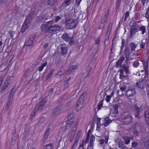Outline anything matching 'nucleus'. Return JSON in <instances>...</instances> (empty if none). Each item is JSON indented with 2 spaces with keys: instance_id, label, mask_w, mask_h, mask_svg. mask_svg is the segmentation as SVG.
Wrapping results in <instances>:
<instances>
[{
  "instance_id": "obj_11",
  "label": "nucleus",
  "mask_w": 149,
  "mask_h": 149,
  "mask_svg": "<svg viewBox=\"0 0 149 149\" xmlns=\"http://www.w3.org/2000/svg\"><path fill=\"white\" fill-rule=\"evenodd\" d=\"M39 110L38 106L36 105L34 110L32 112L30 117V120H32L35 116V113Z\"/></svg>"
},
{
  "instance_id": "obj_60",
  "label": "nucleus",
  "mask_w": 149,
  "mask_h": 149,
  "mask_svg": "<svg viewBox=\"0 0 149 149\" xmlns=\"http://www.w3.org/2000/svg\"><path fill=\"white\" fill-rule=\"evenodd\" d=\"M82 0H76V4L78 6H79L80 4V2Z\"/></svg>"
},
{
  "instance_id": "obj_31",
  "label": "nucleus",
  "mask_w": 149,
  "mask_h": 149,
  "mask_svg": "<svg viewBox=\"0 0 149 149\" xmlns=\"http://www.w3.org/2000/svg\"><path fill=\"white\" fill-rule=\"evenodd\" d=\"M86 95V92H84L82 95L81 96L79 100H80V101H82L83 102L84 99Z\"/></svg>"
},
{
  "instance_id": "obj_34",
  "label": "nucleus",
  "mask_w": 149,
  "mask_h": 149,
  "mask_svg": "<svg viewBox=\"0 0 149 149\" xmlns=\"http://www.w3.org/2000/svg\"><path fill=\"white\" fill-rule=\"evenodd\" d=\"M78 143V141H75L74 143L73 146L70 149H76Z\"/></svg>"
},
{
  "instance_id": "obj_61",
  "label": "nucleus",
  "mask_w": 149,
  "mask_h": 149,
  "mask_svg": "<svg viewBox=\"0 0 149 149\" xmlns=\"http://www.w3.org/2000/svg\"><path fill=\"white\" fill-rule=\"evenodd\" d=\"M48 136H48V135L44 134V136H43V140L44 141H45V140H46L47 139Z\"/></svg>"
},
{
  "instance_id": "obj_49",
  "label": "nucleus",
  "mask_w": 149,
  "mask_h": 149,
  "mask_svg": "<svg viewBox=\"0 0 149 149\" xmlns=\"http://www.w3.org/2000/svg\"><path fill=\"white\" fill-rule=\"evenodd\" d=\"M111 97H110V96L108 95L106 97L105 100L106 102H109L110 101L111 98Z\"/></svg>"
},
{
  "instance_id": "obj_46",
  "label": "nucleus",
  "mask_w": 149,
  "mask_h": 149,
  "mask_svg": "<svg viewBox=\"0 0 149 149\" xmlns=\"http://www.w3.org/2000/svg\"><path fill=\"white\" fill-rule=\"evenodd\" d=\"M144 145L148 149H149V140L145 143Z\"/></svg>"
},
{
  "instance_id": "obj_55",
  "label": "nucleus",
  "mask_w": 149,
  "mask_h": 149,
  "mask_svg": "<svg viewBox=\"0 0 149 149\" xmlns=\"http://www.w3.org/2000/svg\"><path fill=\"white\" fill-rule=\"evenodd\" d=\"M137 145L138 144L136 142H133L132 143V147H136L137 146Z\"/></svg>"
},
{
  "instance_id": "obj_54",
  "label": "nucleus",
  "mask_w": 149,
  "mask_h": 149,
  "mask_svg": "<svg viewBox=\"0 0 149 149\" xmlns=\"http://www.w3.org/2000/svg\"><path fill=\"white\" fill-rule=\"evenodd\" d=\"M129 16V13L128 12H127L125 13V17L124 20H126V19Z\"/></svg>"
},
{
  "instance_id": "obj_40",
  "label": "nucleus",
  "mask_w": 149,
  "mask_h": 149,
  "mask_svg": "<svg viewBox=\"0 0 149 149\" xmlns=\"http://www.w3.org/2000/svg\"><path fill=\"white\" fill-rule=\"evenodd\" d=\"M124 143L123 142H120L119 143L118 146L120 148L122 149L124 148Z\"/></svg>"
},
{
  "instance_id": "obj_43",
  "label": "nucleus",
  "mask_w": 149,
  "mask_h": 149,
  "mask_svg": "<svg viewBox=\"0 0 149 149\" xmlns=\"http://www.w3.org/2000/svg\"><path fill=\"white\" fill-rule=\"evenodd\" d=\"M119 87L120 90L122 91H125L126 89V87L125 85L123 86L120 85Z\"/></svg>"
},
{
  "instance_id": "obj_4",
  "label": "nucleus",
  "mask_w": 149,
  "mask_h": 149,
  "mask_svg": "<svg viewBox=\"0 0 149 149\" xmlns=\"http://www.w3.org/2000/svg\"><path fill=\"white\" fill-rule=\"evenodd\" d=\"M66 24L70 26V29H72L76 28L77 24L76 20L70 19L66 21Z\"/></svg>"
},
{
  "instance_id": "obj_44",
  "label": "nucleus",
  "mask_w": 149,
  "mask_h": 149,
  "mask_svg": "<svg viewBox=\"0 0 149 149\" xmlns=\"http://www.w3.org/2000/svg\"><path fill=\"white\" fill-rule=\"evenodd\" d=\"M50 130V129L49 128H48L47 129L45 130V134L49 136V134Z\"/></svg>"
},
{
  "instance_id": "obj_9",
  "label": "nucleus",
  "mask_w": 149,
  "mask_h": 149,
  "mask_svg": "<svg viewBox=\"0 0 149 149\" xmlns=\"http://www.w3.org/2000/svg\"><path fill=\"white\" fill-rule=\"evenodd\" d=\"M11 82V80L9 78H7L4 82L3 88L1 90V92H3L7 88L8 86L10 84Z\"/></svg>"
},
{
  "instance_id": "obj_32",
  "label": "nucleus",
  "mask_w": 149,
  "mask_h": 149,
  "mask_svg": "<svg viewBox=\"0 0 149 149\" xmlns=\"http://www.w3.org/2000/svg\"><path fill=\"white\" fill-rule=\"evenodd\" d=\"M45 120V118L44 117H42L40 118V120H39L37 125H40V124L43 123Z\"/></svg>"
},
{
  "instance_id": "obj_39",
  "label": "nucleus",
  "mask_w": 149,
  "mask_h": 149,
  "mask_svg": "<svg viewBox=\"0 0 149 149\" xmlns=\"http://www.w3.org/2000/svg\"><path fill=\"white\" fill-rule=\"evenodd\" d=\"M70 78L69 77L67 80L65 81L64 82L65 86L66 88H67L68 87V84L70 81Z\"/></svg>"
},
{
  "instance_id": "obj_1",
  "label": "nucleus",
  "mask_w": 149,
  "mask_h": 149,
  "mask_svg": "<svg viewBox=\"0 0 149 149\" xmlns=\"http://www.w3.org/2000/svg\"><path fill=\"white\" fill-rule=\"evenodd\" d=\"M132 117L128 112H125L121 113L120 120L123 123L127 125L130 123L132 119Z\"/></svg>"
},
{
  "instance_id": "obj_14",
  "label": "nucleus",
  "mask_w": 149,
  "mask_h": 149,
  "mask_svg": "<svg viewBox=\"0 0 149 149\" xmlns=\"http://www.w3.org/2000/svg\"><path fill=\"white\" fill-rule=\"evenodd\" d=\"M61 50L62 53L63 54H66L67 52V46L65 44L61 45Z\"/></svg>"
},
{
  "instance_id": "obj_10",
  "label": "nucleus",
  "mask_w": 149,
  "mask_h": 149,
  "mask_svg": "<svg viewBox=\"0 0 149 149\" xmlns=\"http://www.w3.org/2000/svg\"><path fill=\"white\" fill-rule=\"evenodd\" d=\"M72 0H65L60 6L59 8L61 10H63L66 7L68 6Z\"/></svg>"
},
{
  "instance_id": "obj_28",
  "label": "nucleus",
  "mask_w": 149,
  "mask_h": 149,
  "mask_svg": "<svg viewBox=\"0 0 149 149\" xmlns=\"http://www.w3.org/2000/svg\"><path fill=\"white\" fill-rule=\"evenodd\" d=\"M74 119V115L73 114H71L69 116L67 121H72V122H73Z\"/></svg>"
},
{
  "instance_id": "obj_27",
  "label": "nucleus",
  "mask_w": 149,
  "mask_h": 149,
  "mask_svg": "<svg viewBox=\"0 0 149 149\" xmlns=\"http://www.w3.org/2000/svg\"><path fill=\"white\" fill-rule=\"evenodd\" d=\"M107 16L108 15L106 14L102 18L100 23L104 24L105 23L107 22Z\"/></svg>"
},
{
  "instance_id": "obj_17",
  "label": "nucleus",
  "mask_w": 149,
  "mask_h": 149,
  "mask_svg": "<svg viewBox=\"0 0 149 149\" xmlns=\"http://www.w3.org/2000/svg\"><path fill=\"white\" fill-rule=\"evenodd\" d=\"M145 121L148 125H149V112L148 111H145Z\"/></svg>"
},
{
  "instance_id": "obj_3",
  "label": "nucleus",
  "mask_w": 149,
  "mask_h": 149,
  "mask_svg": "<svg viewBox=\"0 0 149 149\" xmlns=\"http://www.w3.org/2000/svg\"><path fill=\"white\" fill-rule=\"evenodd\" d=\"M62 38L68 42L71 45L74 43V40L72 36L67 33L63 34L62 36Z\"/></svg>"
},
{
  "instance_id": "obj_59",
  "label": "nucleus",
  "mask_w": 149,
  "mask_h": 149,
  "mask_svg": "<svg viewBox=\"0 0 149 149\" xmlns=\"http://www.w3.org/2000/svg\"><path fill=\"white\" fill-rule=\"evenodd\" d=\"M139 63L137 62H135L133 63V65L135 67H137L139 66Z\"/></svg>"
},
{
  "instance_id": "obj_63",
  "label": "nucleus",
  "mask_w": 149,
  "mask_h": 149,
  "mask_svg": "<svg viewBox=\"0 0 149 149\" xmlns=\"http://www.w3.org/2000/svg\"><path fill=\"white\" fill-rule=\"evenodd\" d=\"M48 45L47 43H45L44 44L43 48L45 49H46L48 46Z\"/></svg>"
},
{
  "instance_id": "obj_35",
  "label": "nucleus",
  "mask_w": 149,
  "mask_h": 149,
  "mask_svg": "<svg viewBox=\"0 0 149 149\" xmlns=\"http://www.w3.org/2000/svg\"><path fill=\"white\" fill-rule=\"evenodd\" d=\"M7 67L5 65H2L0 67V72H1L4 70Z\"/></svg>"
},
{
  "instance_id": "obj_41",
  "label": "nucleus",
  "mask_w": 149,
  "mask_h": 149,
  "mask_svg": "<svg viewBox=\"0 0 149 149\" xmlns=\"http://www.w3.org/2000/svg\"><path fill=\"white\" fill-rule=\"evenodd\" d=\"M97 120H98V122L97 123V130H99V129L100 127V119L98 118L97 119Z\"/></svg>"
},
{
  "instance_id": "obj_18",
  "label": "nucleus",
  "mask_w": 149,
  "mask_h": 149,
  "mask_svg": "<svg viewBox=\"0 0 149 149\" xmlns=\"http://www.w3.org/2000/svg\"><path fill=\"white\" fill-rule=\"evenodd\" d=\"M61 110V107L60 106H58L56 108L54 109L53 113L55 116H56L57 114L60 113Z\"/></svg>"
},
{
  "instance_id": "obj_50",
  "label": "nucleus",
  "mask_w": 149,
  "mask_h": 149,
  "mask_svg": "<svg viewBox=\"0 0 149 149\" xmlns=\"http://www.w3.org/2000/svg\"><path fill=\"white\" fill-rule=\"evenodd\" d=\"M136 32L131 30L130 34V37L131 38H132L134 36Z\"/></svg>"
},
{
  "instance_id": "obj_37",
  "label": "nucleus",
  "mask_w": 149,
  "mask_h": 149,
  "mask_svg": "<svg viewBox=\"0 0 149 149\" xmlns=\"http://www.w3.org/2000/svg\"><path fill=\"white\" fill-rule=\"evenodd\" d=\"M103 105V101H100L97 106V109L98 110H99L102 107Z\"/></svg>"
},
{
  "instance_id": "obj_21",
  "label": "nucleus",
  "mask_w": 149,
  "mask_h": 149,
  "mask_svg": "<svg viewBox=\"0 0 149 149\" xmlns=\"http://www.w3.org/2000/svg\"><path fill=\"white\" fill-rule=\"evenodd\" d=\"M132 31L136 32L139 31V28L138 26L136 23L133 24L132 27Z\"/></svg>"
},
{
  "instance_id": "obj_5",
  "label": "nucleus",
  "mask_w": 149,
  "mask_h": 149,
  "mask_svg": "<svg viewBox=\"0 0 149 149\" xmlns=\"http://www.w3.org/2000/svg\"><path fill=\"white\" fill-rule=\"evenodd\" d=\"M136 93L135 89L133 88L130 87L126 91V95L127 97H129L134 96Z\"/></svg>"
},
{
  "instance_id": "obj_20",
  "label": "nucleus",
  "mask_w": 149,
  "mask_h": 149,
  "mask_svg": "<svg viewBox=\"0 0 149 149\" xmlns=\"http://www.w3.org/2000/svg\"><path fill=\"white\" fill-rule=\"evenodd\" d=\"M143 65L145 70V76H148V65L146 63H143Z\"/></svg>"
},
{
  "instance_id": "obj_30",
  "label": "nucleus",
  "mask_w": 149,
  "mask_h": 149,
  "mask_svg": "<svg viewBox=\"0 0 149 149\" xmlns=\"http://www.w3.org/2000/svg\"><path fill=\"white\" fill-rule=\"evenodd\" d=\"M33 38H30L27 42V45L28 46L31 45L33 43Z\"/></svg>"
},
{
  "instance_id": "obj_7",
  "label": "nucleus",
  "mask_w": 149,
  "mask_h": 149,
  "mask_svg": "<svg viewBox=\"0 0 149 149\" xmlns=\"http://www.w3.org/2000/svg\"><path fill=\"white\" fill-rule=\"evenodd\" d=\"M53 21H50L48 22L47 24H42L41 27V30L43 32H48V28L49 24H52Z\"/></svg>"
},
{
  "instance_id": "obj_57",
  "label": "nucleus",
  "mask_w": 149,
  "mask_h": 149,
  "mask_svg": "<svg viewBox=\"0 0 149 149\" xmlns=\"http://www.w3.org/2000/svg\"><path fill=\"white\" fill-rule=\"evenodd\" d=\"M146 91L148 95V97L149 98V85H147L146 87Z\"/></svg>"
},
{
  "instance_id": "obj_45",
  "label": "nucleus",
  "mask_w": 149,
  "mask_h": 149,
  "mask_svg": "<svg viewBox=\"0 0 149 149\" xmlns=\"http://www.w3.org/2000/svg\"><path fill=\"white\" fill-rule=\"evenodd\" d=\"M122 62L119 60L117 62L116 64V67L118 68L120 67Z\"/></svg>"
},
{
  "instance_id": "obj_6",
  "label": "nucleus",
  "mask_w": 149,
  "mask_h": 149,
  "mask_svg": "<svg viewBox=\"0 0 149 149\" xmlns=\"http://www.w3.org/2000/svg\"><path fill=\"white\" fill-rule=\"evenodd\" d=\"M49 25V27L48 28V32L50 33H54L56 31L59 30L61 28L58 25Z\"/></svg>"
},
{
  "instance_id": "obj_2",
  "label": "nucleus",
  "mask_w": 149,
  "mask_h": 149,
  "mask_svg": "<svg viewBox=\"0 0 149 149\" xmlns=\"http://www.w3.org/2000/svg\"><path fill=\"white\" fill-rule=\"evenodd\" d=\"M123 69L120 70V79H123L126 77V74L128 72L129 69L125 65L123 67Z\"/></svg>"
},
{
  "instance_id": "obj_51",
  "label": "nucleus",
  "mask_w": 149,
  "mask_h": 149,
  "mask_svg": "<svg viewBox=\"0 0 149 149\" xmlns=\"http://www.w3.org/2000/svg\"><path fill=\"white\" fill-rule=\"evenodd\" d=\"M53 71H51L47 75V79H49L50 78L52 74Z\"/></svg>"
},
{
  "instance_id": "obj_29",
  "label": "nucleus",
  "mask_w": 149,
  "mask_h": 149,
  "mask_svg": "<svg viewBox=\"0 0 149 149\" xmlns=\"http://www.w3.org/2000/svg\"><path fill=\"white\" fill-rule=\"evenodd\" d=\"M73 122H72V121H68L67 122V124L66 125V128L67 129H69L70 128L71 126L73 124Z\"/></svg>"
},
{
  "instance_id": "obj_56",
  "label": "nucleus",
  "mask_w": 149,
  "mask_h": 149,
  "mask_svg": "<svg viewBox=\"0 0 149 149\" xmlns=\"http://www.w3.org/2000/svg\"><path fill=\"white\" fill-rule=\"evenodd\" d=\"M121 0H117L116 3V6L117 7H119L120 5Z\"/></svg>"
},
{
  "instance_id": "obj_58",
  "label": "nucleus",
  "mask_w": 149,
  "mask_h": 149,
  "mask_svg": "<svg viewBox=\"0 0 149 149\" xmlns=\"http://www.w3.org/2000/svg\"><path fill=\"white\" fill-rule=\"evenodd\" d=\"M104 26V24L103 23H100V26L99 27V29H103Z\"/></svg>"
},
{
  "instance_id": "obj_48",
  "label": "nucleus",
  "mask_w": 149,
  "mask_h": 149,
  "mask_svg": "<svg viewBox=\"0 0 149 149\" xmlns=\"http://www.w3.org/2000/svg\"><path fill=\"white\" fill-rule=\"evenodd\" d=\"M113 109L115 110V112L116 113L118 112V106L117 104H116L113 107Z\"/></svg>"
},
{
  "instance_id": "obj_15",
  "label": "nucleus",
  "mask_w": 149,
  "mask_h": 149,
  "mask_svg": "<svg viewBox=\"0 0 149 149\" xmlns=\"http://www.w3.org/2000/svg\"><path fill=\"white\" fill-rule=\"evenodd\" d=\"M137 86L141 89H143L145 86L146 83L144 80H141L137 83Z\"/></svg>"
},
{
  "instance_id": "obj_53",
  "label": "nucleus",
  "mask_w": 149,
  "mask_h": 149,
  "mask_svg": "<svg viewBox=\"0 0 149 149\" xmlns=\"http://www.w3.org/2000/svg\"><path fill=\"white\" fill-rule=\"evenodd\" d=\"M95 140V137L94 136H91L90 137V141L93 142Z\"/></svg>"
},
{
  "instance_id": "obj_25",
  "label": "nucleus",
  "mask_w": 149,
  "mask_h": 149,
  "mask_svg": "<svg viewBox=\"0 0 149 149\" xmlns=\"http://www.w3.org/2000/svg\"><path fill=\"white\" fill-rule=\"evenodd\" d=\"M47 62L45 61L42 65L38 68V70L39 71H41L47 65Z\"/></svg>"
},
{
  "instance_id": "obj_23",
  "label": "nucleus",
  "mask_w": 149,
  "mask_h": 149,
  "mask_svg": "<svg viewBox=\"0 0 149 149\" xmlns=\"http://www.w3.org/2000/svg\"><path fill=\"white\" fill-rule=\"evenodd\" d=\"M123 139L125 141V144L128 145L130 143V139L129 137L124 136L123 137Z\"/></svg>"
},
{
  "instance_id": "obj_24",
  "label": "nucleus",
  "mask_w": 149,
  "mask_h": 149,
  "mask_svg": "<svg viewBox=\"0 0 149 149\" xmlns=\"http://www.w3.org/2000/svg\"><path fill=\"white\" fill-rule=\"evenodd\" d=\"M139 30L141 32V34L143 35L146 32V27L145 26H142L139 28Z\"/></svg>"
},
{
  "instance_id": "obj_62",
  "label": "nucleus",
  "mask_w": 149,
  "mask_h": 149,
  "mask_svg": "<svg viewBox=\"0 0 149 149\" xmlns=\"http://www.w3.org/2000/svg\"><path fill=\"white\" fill-rule=\"evenodd\" d=\"M89 137H88V136H87L86 141L85 142V144H86L87 143H88L89 141Z\"/></svg>"
},
{
  "instance_id": "obj_52",
  "label": "nucleus",
  "mask_w": 149,
  "mask_h": 149,
  "mask_svg": "<svg viewBox=\"0 0 149 149\" xmlns=\"http://www.w3.org/2000/svg\"><path fill=\"white\" fill-rule=\"evenodd\" d=\"M61 18V16L58 15L56 17L55 19V22H57Z\"/></svg>"
},
{
  "instance_id": "obj_26",
  "label": "nucleus",
  "mask_w": 149,
  "mask_h": 149,
  "mask_svg": "<svg viewBox=\"0 0 149 149\" xmlns=\"http://www.w3.org/2000/svg\"><path fill=\"white\" fill-rule=\"evenodd\" d=\"M33 14H30L28 16L25 20V22H27V23L29 24L30 22V21L32 19V16Z\"/></svg>"
},
{
  "instance_id": "obj_33",
  "label": "nucleus",
  "mask_w": 149,
  "mask_h": 149,
  "mask_svg": "<svg viewBox=\"0 0 149 149\" xmlns=\"http://www.w3.org/2000/svg\"><path fill=\"white\" fill-rule=\"evenodd\" d=\"M130 47L132 51L134 50L136 47V45L134 42H132L131 44Z\"/></svg>"
},
{
  "instance_id": "obj_12",
  "label": "nucleus",
  "mask_w": 149,
  "mask_h": 149,
  "mask_svg": "<svg viewBox=\"0 0 149 149\" xmlns=\"http://www.w3.org/2000/svg\"><path fill=\"white\" fill-rule=\"evenodd\" d=\"M78 65L77 64L75 65H71L67 71V74H70L71 72H73L74 70L76 69Z\"/></svg>"
},
{
  "instance_id": "obj_22",
  "label": "nucleus",
  "mask_w": 149,
  "mask_h": 149,
  "mask_svg": "<svg viewBox=\"0 0 149 149\" xmlns=\"http://www.w3.org/2000/svg\"><path fill=\"white\" fill-rule=\"evenodd\" d=\"M29 24V23H27V22H24L23 24L22 25V29H21V32L23 33L28 28V24Z\"/></svg>"
},
{
  "instance_id": "obj_38",
  "label": "nucleus",
  "mask_w": 149,
  "mask_h": 149,
  "mask_svg": "<svg viewBox=\"0 0 149 149\" xmlns=\"http://www.w3.org/2000/svg\"><path fill=\"white\" fill-rule=\"evenodd\" d=\"M12 103V101L11 100H9L6 104V109L7 110L9 108L10 104Z\"/></svg>"
},
{
  "instance_id": "obj_8",
  "label": "nucleus",
  "mask_w": 149,
  "mask_h": 149,
  "mask_svg": "<svg viewBox=\"0 0 149 149\" xmlns=\"http://www.w3.org/2000/svg\"><path fill=\"white\" fill-rule=\"evenodd\" d=\"M83 107V102L80 101V100H78L77 102L75 109L77 111H79L81 110Z\"/></svg>"
},
{
  "instance_id": "obj_42",
  "label": "nucleus",
  "mask_w": 149,
  "mask_h": 149,
  "mask_svg": "<svg viewBox=\"0 0 149 149\" xmlns=\"http://www.w3.org/2000/svg\"><path fill=\"white\" fill-rule=\"evenodd\" d=\"M55 0H48V4L50 5H52L55 2Z\"/></svg>"
},
{
  "instance_id": "obj_36",
  "label": "nucleus",
  "mask_w": 149,
  "mask_h": 149,
  "mask_svg": "<svg viewBox=\"0 0 149 149\" xmlns=\"http://www.w3.org/2000/svg\"><path fill=\"white\" fill-rule=\"evenodd\" d=\"M52 144H49L45 146L44 147V149H52Z\"/></svg>"
},
{
  "instance_id": "obj_16",
  "label": "nucleus",
  "mask_w": 149,
  "mask_h": 149,
  "mask_svg": "<svg viewBox=\"0 0 149 149\" xmlns=\"http://www.w3.org/2000/svg\"><path fill=\"white\" fill-rule=\"evenodd\" d=\"M46 100L47 99L46 98L43 97L42 99L40 104L36 105L38 106L39 109H42V106L44 105Z\"/></svg>"
},
{
  "instance_id": "obj_64",
  "label": "nucleus",
  "mask_w": 149,
  "mask_h": 149,
  "mask_svg": "<svg viewBox=\"0 0 149 149\" xmlns=\"http://www.w3.org/2000/svg\"><path fill=\"white\" fill-rule=\"evenodd\" d=\"M63 73V72H62V70H60L58 72L57 75H61Z\"/></svg>"
},
{
  "instance_id": "obj_13",
  "label": "nucleus",
  "mask_w": 149,
  "mask_h": 149,
  "mask_svg": "<svg viewBox=\"0 0 149 149\" xmlns=\"http://www.w3.org/2000/svg\"><path fill=\"white\" fill-rule=\"evenodd\" d=\"M103 123L102 125H104V126H107L110 123H111V120H109L108 117H106L103 119Z\"/></svg>"
},
{
  "instance_id": "obj_47",
  "label": "nucleus",
  "mask_w": 149,
  "mask_h": 149,
  "mask_svg": "<svg viewBox=\"0 0 149 149\" xmlns=\"http://www.w3.org/2000/svg\"><path fill=\"white\" fill-rule=\"evenodd\" d=\"M100 38L99 37H97L95 38V43L96 44H99L100 42Z\"/></svg>"
},
{
  "instance_id": "obj_19",
  "label": "nucleus",
  "mask_w": 149,
  "mask_h": 149,
  "mask_svg": "<svg viewBox=\"0 0 149 149\" xmlns=\"http://www.w3.org/2000/svg\"><path fill=\"white\" fill-rule=\"evenodd\" d=\"M108 139L109 137L108 136H107L105 137V139H101L99 141L100 144L102 145H103L104 143H107Z\"/></svg>"
}]
</instances>
